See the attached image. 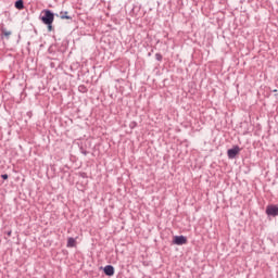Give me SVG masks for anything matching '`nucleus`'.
Instances as JSON below:
<instances>
[{"label":"nucleus","mask_w":278,"mask_h":278,"mask_svg":"<svg viewBox=\"0 0 278 278\" xmlns=\"http://www.w3.org/2000/svg\"><path fill=\"white\" fill-rule=\"evenodd\" d=\"M15 8L16 10H23L25 8V2H23V0L15 1Z\"/></svg>","instance_id":"1a4fd4ad"},{"label":"nucleus","mask_w":278,"mask_h":278,"mask_svg":"<svg viewBox=\"0 0 278 278\" xmlns=\"http://www.w3.org/2000/svg\"><path fill=\"white\" fill-rule=\"evenodd\" d=\"M48 26V31H53V23L46 24Z\"/></svg>","instance_id":"9b49d317"},{"label":"nucleus","mask_w":278,"mask_h":278,"mask_svg":"<svg viewBox=\"0 0 278 278\" xmlns=\"http://www.w3.org/2000/svg\"><path fill=\"white\" fill-rule=\"evenodd\" d=\"M238 153H240V147L235 146L232 149H229L227 151V155L229 157V160H233L236 157V155H238Z\"/></svg>","instance_id":"7ed1b4c3"},{"label":"nucleus","mask_w":278,"mask_h":278,"mask_svg":"<svg viewBox=\"0 0 278 278\" xmlns=\"http://www.w3.org/2000/svg\"><path fill=\"white\" fill-rule=\"evenodd\" d=\"M1 177H2L3 179H8L9 176H8V174H2Z\"/></svg>","instance_id":"f8f14e48"},{"label":"nucleus","mask_w":278,"mask_h":278,"mask_svg":"<svg viewBox=\"0 0 278 278\" xmlns=\"http://www.w3.org/2000/svg\"><path fill=\"white\" fill-rule=\"evenodd\" d=\"M162 54L161 53H156L155 54V60H157V62H162Z\"/></svg>","instance_id":"9d476101"},{"label":"nucleus","mask_w":278,"mask_h":278,"mask_svg":"<svg viewBox=\"0 0 278 278\" xmlns=\"http://www.w3.org/2000/svg\"><path fill=\"white\" fill-rule=\"evenodd\" d=\"M8 236H12V231L8 232Z\"/></svg>","instance_id":"ddd939ff"},{"label":"nucleus","mask_w":278,"mask_h":278,"mask_svg":"<svg viewBox=\"0 0 278 278\" xmlns=\"http://www.w3.org/2000/svg\"><path fill=\"white\" fill-rule=\"evenodd\" d=\"M75 247H77V240H75V238H73V237H70V238L67 239L66 248H67V249H73V248H75Z\"/></svg>","instance_id":"0eeeda50"},{"label":"nucleus","mask_w":278,"mask_h":278,"mask_svg":"<svg viewBox=\"0 0 278 278\" xmlns=\"http://www.w3.org/2000/svg\"><path fill=\"white\" fill-rule=\"evenodd\" d=\"M42 16H41V21L43 25H50V23H53V21H55V14H53V12H51V10H43L42 11Z\"/></svg>","instance_id":"f257e3e1"},{"label":"nucleus","mask_w":278,"mask_h":278,"mask_svg":"<svg viewBox=\"0 0 278 278\" xmlns=\"http://www.w3.org/2000/svg\"><path fill=\"white\" fill-rule=\"evenodd\" d=\"M1 38H5L7 40H10V37L12 36V33L8 30L5 27H1Z\"/></svg>","instance_id":"39448f33"},{"label":"nucleus","mask_w":278,"mask_h":278,"mask_svg":"<svg viewBox=\"0 0 278 278\" xmlns=\"http://www.w3.org/2000/svg\"><path fill=\"white\" fill-rule=\"evenodd\" d=\"M84 155H88V152H84Z\"/></svg>","instance_id":"4468645a"},{"label":"nucleus","mask_w":278,"mask_h":278,"mask_svg":"<svg viewBox=\"0 0 278 278\" xmlns=\"http://www.w3.org/2000/svg\"><path fill=\"white\" fill-rule=\"evenodd\" d=\"M104 274L108 276V277H113L114 275V266L112 265H106L104 267Z\"/></svg>","instance_id":"423d86ee"},{"label":"nucleus","mask_w":278,"mask_h":278,"mask_svg":"<svg viewBox=\"0 0 278 278\" xmlns=\"http://www.w3.org/2000/svg\"><path fill=\"white\" fill-rule=\"evenodd\" d=\"M267 216H278V206L277 205H268L266 208Z\"/></svg>","instance_id":"20e7f679"},{"label":"nucleus","mask_w":278,"mask_h":278,"mask_svg":"<svg viewBox=\"0 0 278 278\" xmlns=\"http://www.w3.org/2000/svg\"><path fill=\"white\" fill-rule=\"evenodd\" d=\"M173 243L177 244L178 247H181L182 244H188V238L184 236H175Z\"/></svg>","instance_id":"f03ea898"},{"label":"nucleus","mask_w":278,"mask_h":278,"mask_svg":"<svg viewBox=\"0 0 278 278\" xmlns=\"http://www.w3.org/2000/svg\"><path fill=\"white\" fill-rule=\"evenodd\" d=\"M60 18L71 21L73 17L68 15V11H61Z\"/></svg>","instance_id":"6e6552de"}]
</instances>
